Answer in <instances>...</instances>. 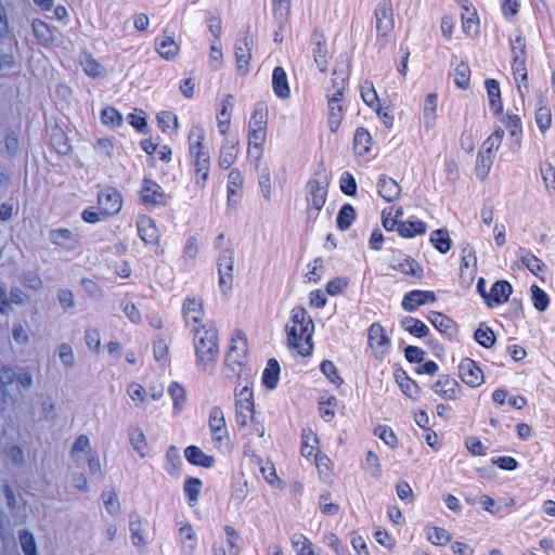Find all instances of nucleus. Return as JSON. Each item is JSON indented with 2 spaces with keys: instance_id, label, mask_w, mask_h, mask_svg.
I'll list each match as a JSON object with an SVG mask.
<instances>
[{
  "instance_id": "22",
  "label": "nucleus",
  "mask_w": 555,
  "mask_h": 555,
  "mask_svg": "<svg viewBox=\"0 0 555 555\" xmlns=\"http://www.w3.org/2000/svg\"><path fill=\"white\" fill-rule=\"evenodd\" d=\"M376 188L379 196L386 202L396 201L401 193V186L399 183L395 179L385 175L379 176Z\"/></svg>"
},
{
  "instance_id": "17",
  "label": "nucleus",
  "mask_w": 555,
  "mask_h": 555,
  "mask_svg": "<svg viewBox=\"0 0 555 555\" xmlns=\"http://www.w3.org/2000/svg\"><path fill=\"white\" fill-rule=\"evenodd\" d=\"M459 374L461 379L470 387H478L483 382L481 369L472 359H464L459 365Z\"/></svg>"
},
{
  "instance_id": "21",
  "label": "nucleus",
  "mask_w": 555,
  "mask_h": 555,
  "mask_svg": "<svg viewBox=\"0 0 555 555\" xmlns=\"http://www.w3.org/2000/svg\"><path fill=\"white\" fill-rule=\"evenodd\" d=\"M391 268L403 274L420 279L423 275V267L410 256L395 257L391 261Z\"/></svg>"
},
{
  "instance_id": "19",
  "label": "nucleus",
  "mask_w": 555,
  "mask_h": 555,
  "mask_svg": "<svg viewBox=\"0 0 555 555\" xmlns=\"http://www.w3.org/2000/svg\"><path fill=\"white\" fill-rule=\"evenodd\" d=\"M436 295L431 291H411L406 293L402 300V308L405 311H415L420 306L427 302H434Z\"/></svg>"
},
{
  "instance_id": "48",
  "label": "nucleus",
  "mask_w": 555,
  "mask_h": 555,
  "mask_svg": "<svg viewBox=\"0 0 555 555\" xmlns=\"http://www.w3.org/2000/svg\"><path fill=\"white\" fill-rule=\"evenodd\" d=\"M256 169L258 171V183L260 186L261 194L267 201H270V198H271L270 169L267 165L261 167V162L259 163V166Z\"/></svg>"
},
{
  "instance_id": "25",
  "label": "nucleus",
  "mask_w": 555,
  "mask_h": 555,
  "mask_svg": "<svg viewBox=\"0 0 555 555\" xmlns=\"http://www.w3.org/2000/svg\"><path fill=\"white\" fill-rule=\"evenodd\" d=\"M433 389L444 400H454L461 386L455 379L444 375L434 384Z\"/></svg>"
},
{
  "instance_id": "33",
  "label": "nucleus",
  "mask_w": 555,
  "mask_h": 555,
  "mask_svg": "<svg viewBox=\"0 0 555 555\" xmlns=\"http://www.w3.org/2000/svg\"><path fill=\"white\" fill-rule=\"evenodd\" d=\"M437 105H438L437 94L429 93L424 101V107H423L424 125L427 129H430L436 124Z\"/></svg>"
},
{
  "instance_id": "46",
  "label": "nucleus",
  "mask_w": 555,
  "mask_h": 555,
  "mask_svg": "<svg viewBox=\"0 0 555 555\" xmlns=\"http://www.w3.org/2000/svg\"><path fill=\"white\" fill-rule=\"evenodd\" d=\"M495 156L479 151L476 163V176L483 180L489 175V171L493 165Z\"/></svg>"
},
{
  "instance_id": "41",
  "label": "nucleus",
  "mask_w": 555,
  "mask_h": 555,
  "mask_svg": "<svg viewBox=\"0 0 555 555\" xmlns=\"http://www.w3.org/2000/svg\"><path fill=\"white\" fill-rule=\"evenodd\" d=\"M266 138H267V130L266 128H260V127H253L250 128L249 130V133H248V144L249 145H254L255 149H257V167L259 166V163L261 160V156H262V146L266 142Z\"/></svg>"
},
{
  "instance_id": "39",
  "label": "nucleus",
  "mask_w": 555,
  "mask_h": 555,
  "mask_svg": "<svg viewBox=\"0 0 555 555\" xmlns=\"http://www.w3.org/2000/svg\"><path fill=\"white\" fill-rule=\"evenodd\" d=\"M31 29L40 44L49 46L53 41V34L49 25L43 21L38 18L34 20L31 23Z\"/></svg>"
},
{
  "instance_id": "31",
  "label": "nucleus",
  "mask_w": 555,
  "mask_h": 555,
  "mask_svg": "<svg viewBox=\"0 0 555 555\" xmlns=\"http://www.w3.org/2000/svg\"><path fill=\"white\" fill-rule=\"evenodd\" d=\"M272 87L275 95L280 99H287L289 96V86L285 70L278 66L272 73Z\"/></svg>"
},
{
  "instance_id": "42",
  "label": "nucleus",
  "mask_w": 555,
  "mask_h": 555,
  "mask_svg": "<svg viewBox=\"0 0 555 555\" xmlns=\"http://www.w3.org/2000/svg\"><path fill=\"white\" fill-rule=\"evenodd\" d=\"M317 444H318V436L311 429L302 430V444H301V454L302 456L317 457Z\"/></svg>"
},
{
  "instance_id": "4",
  "label": "nucleus",
  "mask_w": 555,
  "mask_h": 555,
  "mask_svg": "<svg viewBox=\"0 0 555 555\" xmlns=\"http://www.w3.org/2000/svg\"><path fill=\"white\" fill-rule=\"evenodd\" d=\"M333 92L328 94V127L332 132H336L343 119V107L339 104L343 99V91L346 83L345 70L337 68L333 72Z\"/></svg>"
},
{
  "instance_id": "26",
  "label": "nucleus",
  "mask_w": 555,
  "mask_h": 555,
  "mask_svg": "<svg viewBox=\"0 0 555 555\" xmlns=\"http://www.w3.org/2000/svg\"><path fill=\"white\" fill-rule=\"evenodd\" d=\"M512 286L506 281L495 282L488 296L487 305L492 308L496 305L505 302L512 294Z\"/></svg>"
},
{
  "instance_id": "63",
  "label": "nucleus",
  "mask_w": 555,
  "mask_h": 555,
  "mask_svg": "<svg viewBox=\"0 0 555 555\" xmlns=\"http://www.w3.org/2000/svg\"><path fill=\"white\" fill-rule=\"evenodd\" d=\"M534 118L541 132L544 133L551 127L552 114L547 106H540L535 111Z\"/></svg>"
},
{
  "instance_id": "49",
  "label": "nucleus",
  "mask_w": 555,
  "mask_h": 555,
  "mask_svg": "<svg viewBox=\"0 0 555 555\" xmlns=\"http://www.w3.org/2000/svg\"><path fill=\"white\" fill-rule=\"evenodd\" d=\"M504 138V130L499 128L491 135H489L482 143L481 152L495 156L502 140Z\"/></svg>"
},
{
  "instance_id": "34",
  "label": "nucleus",
  "mask_w": 555,
  "mask_h": 555,
  "mask_svg": "<svg viewBox=\"0 0 555 555\" xmlns=\"http://www.w3.org/2000/svg\"><path fill=\"white\" fill-rule=\"evenodd\" d=\"M372 137L364 128H358L353 138V149L356 154L363 156L371 151Z\"/></svg>"
},
{
  "instance_id": "64",
  "label": "nucleus",
  "mask_w": 555,
  "mask_h": 555,
  "mask_svg": "<svg viewBox=\"0 0 555 555\" xmlns=\"http://www.w3.org/2000/svg\"><path fill=\"white\" fill-rule=\"evenodd\" d=\"M531 299L533 306L539 311H544L548 307L550 299L547 294L537 285L531 286Z\"/></svg>"
},
{
  "instance_id": "38",
  "label": "nucleus",
  "mask_w": 555,
  "mask_h": 555,
  "mask_svg": "<svg viewBox=\"0 0 555 555\" xmlns=\"http://www.w3.org/2000/svg\"><path fill=\"white\" fill-rule=\"evenodd\" d=\"M428 319L440 333L452 336L455 325L452 319L437 311H431Z\"/></svg>"
},
{
  "instance_id": "5",
  "label": "nucleus",
  "mask_w": 555,
  "mask_h": 555,
  "mask_svg": "<svg viewBox=\"0 0 555 555\" xmlns=\"http://www.w3.org/2000/svg\"><path fill=\"white\" fill-rule=\"evenodd\" d=\"M395 27L393 8L390 0H380L375 9L377 42L385 47L390 42Z\"/></svg>"
},
{
  "instance_id": "45",
  "label": "nucleus",
  "mask_w": 555,
  "mask_h": 555,
  "mask_svg": "<svg viewBox=\"0 0 555 555\" xmlns=\"http://www.w3.org/2000/svg\"><path fill=\"white\" fill-rule=\"evenodd\" d=\"M203 482L201 479L190 477L184 482V493L188 496L189 505L194 506L197 503Z\"/></svg>"
},
{
  "instance_id": "51",
  "label": "nucleus",
  "mask_w": 555,
  "mask_h": 555,
  "mask_svg": "<svg viewBox=\"0 0 555 555\" xmlns=\"http://www.w3.org/2000/svg\"><path fill=\"white\" fill-rule=\"evenodd\" d=\"M273 2V13L274 17L282 27L284 24L287 23L289 12H291V3L289 0H272Z\"/></svg>"
},
{
  "instance_id": "32",
  "label": "nucleus",
  "mask_w": 555,
  "mask_h": 555,
  "mask_svg": "<svg viewBox=\"0 0 555 555\" xmlns=\"http://www.w3.org/2000/svg\"><path fill=\"white\" fill-rule=\"evenodd\" d=\"M485 85L487 89L490 109L494 114L502 113L503 106L501 101V89L499 81L495 79H487Z\"/></svg>"
},
{
  "instance_id": "24",
  "label": "nucleus",
  "mask_w": 555,
  "mask_h": 555,
  "mask_svg": "<svg viewBox=\"0 0 555 555\" xmlns=\"http://www.w3.org/2000/svg\"><path fill=\"white\" fill-rule=\"evenodd\" d=\"M220 108L217 112V126L219 132L224 135L230 129L232 111L234 107L233 96L228 94L220 104Z\"/></svg>"
},
{
  "instance_id": "9",
  "label": "nucleus",
  "mask_w": 555,
  "mask_h": 555,
  "mask_svg": "<svg viewBox=\"0 0 555 555\" xmlns=\"http://www.w3.org/2000/svg\"><path fill=\"white\" fill-rule=\"evenodd\" d=\"M254 397L253 390L244 386L235 393V422L240 427L254 423Z\"/></svg>"
},
{
  "instance_id": "55",
  "label": "nucleus",
  "mask_w": 555,
  "mask_h": 555,
  "mask_svg": "<svg viewBox=\"0 0 555 555\" xmlns=\"http://www.w3.org/2000/svg\"><path fill=\"white\" fill-rule=\"evenodd\" d=\"M292 543L297 555H313L310 540L301 533H295L292 537Z\"/></svg>"
},
{
  "instance_id": "11",
  "label": "nucleus",
  "mask_w": 555,
  "mask_h": 555,
  "mask_svg": "<svg viewBox=\"0 0 555 555\" xmlns=\"http://www.w3.org/2000/svg\"><path fill=\"white\" fill-rule=\"evenodd\" d=\"M234 267V250L227 247L220 251L218 257L219 286L225 294L232 288Z\"/></svg>"
},
{
  "instance_id": "53",
  "label": "nucleus",
  "mask_w": 555,
  "mask_h": 555,
  "mask_svg": "<svg viewBox=\"0 0 555 555\" xmlns=\"http://www.w3.org/2000/svg\"><path fill=\"white\" fill-rule=\"evenodd\" d=\"M356 219V210L350 204H345L337 216V227L347 230Z\"/></svg>"
},
{
  "instance_id": "47",
  "label": "nucleus",
  "mask_w": 555,
  "mask_h": 555,
  "mask_svg": "<svg viewBox=\"0 0 555 555\" xmlns=\"http://www.w3.org/2000/svg\"><path fill=\"white\" fill-rule=\"evenodd\" d=\"M426 537L435 545H446L451 540V534L448 530L435 526L426 528Z\"/></svg>"
},
{
  "instance_id": "52",
  "label": "nucleus",
  "mask_w": 555,
  "mask_h": 555,
  "mask_svg": "<svg viewBox=\"0 0 555 555\" xmlns=\"http://www.w3.org/2000/svg\"><path fill=\"white\" fill-rule=\"evenodd\" d=\"M18 540L24 555H37V545L35 538L29 530H21L18 533Z\"/></svg>"
},
{
  "instance_id": "6",
  "label": "nucleus",
  "mask_w": 555,
  "mask_h": 555,
  "mask_svg": "<svg viewBox=\"0 0 555 555\" xmlns=\"http://www.w3.org/2000/svg\"><path fill=\"white\" fill-rule=\"evenodd\" d=\"M330 179L325 169L314 172L306 184V201L315 210H321L327 197Z\"/></svg>"
},
{
  "instance_id": "37",
  "label": "nucleus",
  "mask_w": 555,
  "mask_h": 555,
  "mask_svg": "<svg viewBox=\"0 0 555 555\" xmlns=\"http://www.w3.org/2000/svg\"><path fill=\"white\" fill-rule=\"evenodd\" d=\"M237 157V151L235 149L234 142H230L225 140L220 149V154L218 158V165L221 169H229Z\"/></svg>"
},
{
  "instance_id": "15",
  "label": "nucleus",
  "mask_w": 555,
  "mask_h": 555,
  "mask_svg": "<svg viewBox=\"0 0 555 555\" xmlns=\"http://www.w3.org/2000/svg\"><path fill=\"white\" fill-rule=\"evenodd\" d=\"M367 341L370 348L374 351L375 356L378 358H383L387 351L390 344V339L385 333L384 327L378 323H373L367 333Z\"/></svg>"
},
{
  "instance_id": "20",
  "label": "nucleus",
  "mask_w": 555,
  "mask_h": 555,
  "mask_svg": "<svg viewBox=\"0 0 555 555\" xmlns=\"http://www.w3.org/2000/svg\"><path fill=\"white\" fill-rule=\"evenodd\" d=\"M155 50L163 59L170 61L178 55L180 47L171 35L164 31L155 39Z\"/></svg>"
},
{
  "instance_id": "44",
  "label": "nucleus",
  "mask_w": 555,
  "mask_h": 555,
  "mask_svg": "<svg viewBox=\"0 0 555 555\" xmlns=\"http://www.w3.org/2000/svg\"><path fill=\"white\" fill-rule=\"evenodd\" d=\"M426 224L423 221H399L398 231L404 237H413L414 235L424 234Z\"/></svg>"
},
{
  "instance_id": "40",
  "label": "nucleus",
  "mask_w": 555,
  "mask_h": 555,
  "mask_svg": "<svg viewBox=\"0 0 555 555\" xmlns=\"http://www.w3.org/2000/svg\"><path fill=\"white\" fill-rule=\"evenodd\" d=\"M430 242L441 254L448 253L452 246V241L447 229L433 231L430 234Z\"/></svg>"
},
{
  "instance_id": "28",
  "label": "nucleus",
  "mask_w": 555,
  "mask_h": 555,
  "mask_svg": "<svg viewBox=\"0 0 555 555\" xmlns=\"http://www.w3.org/2000/svg\"><path fill=\"white\" fill-rule=\"evenodd\" d=\"M90 440L86 435H80L74 442L70 454L77 466H82L89 460Z\"/></svg>"
},
{
  "instance_id": "57",
  "label": "nucleus",
  "mask_w": 555,
  "mask_h": 555,
  "mask_svg": "<svg viewBox=\"0 0 555 555\" xmlns=\"http://www.w3.org/2000/svg\"><path fill=\"white\" fill-rule=\"evenodd\" d=\"M168 392L172 399L175 411L180 412L185 401L184 388L175 382L169 386Z\"/></svg>"
},
{
  "instance_id": "62",
  "label": "nucleus",
  "mask_w": 555,
  "mask_h": 555,
  "mask_svg": "<svg viewBox=\"0 0 555 555\" xmlns=\"http://www.w3.org/2000/svg\"><path fill=\"white\" fill-rule=\"evenodd\" d=\"M101 120L104 125L118 127L121 125L122 117L116 108L107 106L101 112Z\"/></svg>"
},
{
  "instance_id": "60",
  "label": "nucleus",
  "mask_w": 555,
  "mask_h": 555,
  "mask_svg": "<svg viewBox=\"0 0 555 555\" xmlns=\"http://www.w3.org/2000/svg\"><path fill=\"white\" fill-rule=\"evenodd\" d=\"M57 356L65 369H72L75 364V354L68 343H62L57 347Z\"/></svg>"
},
{
  "instance_id": "10",
  "label": "nucleus",
  "mask_w": 555,
  "mask_h": 555,
  "mask_svg": "<svg viewBox=\"0 0 555 555\" xmlns=\"http://www.w3.org/2000/svg\"><path fill=\"white\" fill-rule=\"evenodd\" d=\"M254 43L255 40L249 30H245L241 38H238L235 42L234 54L236 60V67L241 74H247L249 72Z\"/></svg>"
},
{
  "instance_id": "13",
  "label": "nucleus",
  "mask_w": 555,
  "mask_h": 555,
  "mask_svg": "<svg viewBox=\"0 0 555 555\" xmlns=\"http://www.w3.org/2000/svg\"><path fill=\"white\" fill-rule=\"evenodd\" d=\"M182 314L185 325L193 332L194 327H201L198 324L204 320L203 301L197 297H186L182 305Z\"/></svg>"
},
{
  "instance_id": "7",
  "label": "nucleus",
  "mask_w": 555,
  "mask_h": 555,
  "mask_svg": "<svg viewBox=\"0 0 555 555\" xmlns=\"http://www.w3.org/2000/svg\"><path fill=\"white\" fill-rule=\"evenodd\" d=\"M208 426L214 447L220 452L229 451V430L220 406H212L209 412Z\"/></svg>"
},
{
  "instance_id": "18",
  "label": "nucleus",
  "mask_w": 555,
  "mask_h": 555,
  "mask_svg": "<svg viewBox=\"0 0 555 555\" xmlns=\"http://www.w3.org/2000/svg\"><path fill=\"white\" fill-rule=\"evenodd\" d=\"M190 155L194 159L193 163L195 167L196 184L203 188L210 170L209 153L203 149L191 152Z\"/></svg>"
},
{
  "instance_id": "16",
  "label": "nucleus",
  "mask_w": 555,
  "mask_h": 555,
  "mask_svg": "<svg viewBox=\"0 0 555 555\" xmlns=\"http://www.w3.org/2000/svg\"><path fill=\"white\" fill-rule=\"evenodd\" d=\"M49 241L66 250H75L80 245V235L65 228L53 229L49 232Z\"/></svg>"
},
{
  "instance_id": "14",
  "label": "nucleus",
  "mask_w": 555,
  "mask_h": 555,
  "mask_svg": "<svg viewBox=\"0 0 555 555\" xmlns=\"http://www.w3.org/2000/svg\"><path fill=\"white\" fill-rule=\"evenodd\" d=\"M141 201L146 206H159L167 203V195L163 188L151 179H143L141 184Z\"/></svg>"
},
{
  "instance_id": "58",
  "label": "nucleus",
  "mask_w": 555,
  "mask_h": 555,
  "mask_svg": "<svg viewBox=\"0 0 555 555\" xmlns=\"http://www.w3.org/2000/svg\"><path fill=\"white\" fill-rule=\"evenodd\" d=\"M475 339L482 347L490 348L495 341V336L490 327L481 324L475 332Z\"/></svg>"
},
{
  "instance_id": "8",
  "label": "nucleus",
  "mask_w": 555,
  "mask_h": 555,
  "mask_svg": "<svg viewBox=\"0 0 555 555\" xmlns=\"http://www.w3.org/2000/svg\"><path fill=\"white\" fill-rule=\"evenodd\" d=\"M247 356L246 337L237 332L231 339V345L225 353V366L232 371L234 375H240Z\"/></svg>"
},
{
  "instance_id": "23",
  "label": "nucleus",
  "mask_w": 555,
  "mask_h": 555,
  "mask_svg": "<svg viewBox=\"0 0 555 555\" xmlns=\"http://www.w3.org/2000/svg\"><path fill=\"white\" fill-rule=\"evenodd\" d=\"M138 235L145 244L158 242V231L154 221L147 216H140L137 220Z\"/></svg>"
},
{
  "instance_id": "2",
  "label": "nucleus",
  "mask_w": 555,
  "mask_h": 555,
  "mask_svg": "<svg viewBox=\"0 0 555 555\" xmlns=\"http://www.w3.org/2000/svg\"><path fill=\"white\" fill-rule=\"evenodd\" d=\"M313 328V322L306 309L295 307L292 310L291 323L286 326L288 346L301 356L310 354Z\"/></svg>"
},
{
  "instance_id": "12",
  "label": "nucleus",
  "mask_w": 555,
  "mask_h": 555,
  "mask_svg": "<svg viewBox=\"0 0 555 555\" xmlns=\"http://www.w3.org/2000/svg\"><path fill=\"white\" fill-rule=\"evenodd\" d=\"M98 204L101 209V214L105 216H113L120 211L122 197L115 188L106 186L99 192Z\"/></svg>"
},
{
  "instance_id": "1",
  "label": "nucleus",
  "mask_w": 555,
  "mask_h": 555,
  "mask_svg": "<svg viewBox=\"0 0 555 555\" xmlns=\"http://www.w3.org/2000/svg\"><path fill=\"white\" fill-rule=\"evenodd\" d=\"M193 345L196 363L204 372H212L219 357L218 333L212 324L194 327Z\"/></svg>"
},
{
  "instance_id": "43",
  "label": "nucleus",
  "mask_w": 555,
  "mask_h": 555,
  "mask_svg": "<svg viewBox=\"0 0 555 555\" xmlns=\"http://www.w3.org/2000/svg\"><path fill=\"white\" fill-rule=\"evenodd\" d=\"M279 374H280L279 362L275 359H270L268 361L267 367L264 369L263 374H262L263 384L269 389H274L279 382Z\"/></svg>"
},
{
  "instance_id": "59",
  "label": "nucleus",
  "mask_w": 555,
  "mask_h": 555,
  "mask_svg": "<svg viewBox=\"0 0 555 555\" xmlns=\"http://www.w3.org/2000/svg\"><path fill=\"white\" fill-rule=\"evenodd\" d=\"M223 64V54L221 49V41L214 40L210 44L209 51V65L212 69L217 70L221 68Z\"/></svg>"
},
{
  "instance_id": "35",
  "label": "nucleus",
  "mask_w": 555,
  "mask_h": 555,
  "mask_svg": "<svg viewBox=\"0 0 555 555\" xmlns=\"http://www.w3.org/2000/svg\"><path fill=\"white\" fill-rule=\"evenodd\" d=\"M129 441L140 457L146 456L149 447L145 435L140 427H131L129 429Z\"/></svg>"
},
{
  "instance_id": "29",
  "label": "nucleus",
  "mask_w": 555,
  "mask_h": 555,
  "mask_svg": "<svg viewBox=\"0 0 555 555\" xmlns=\"http://www.w3.org/2000/svg\"><path fill=\"white\" fill-rule=\"evenodd\" d=\"M179 540L182 552L185 555H193L196 550V534L191 524L185 522L179 528Z\"/></svg>"
},
{
  "instance_id": "30",
  "label": "nucleus",
  "mask_w": 555,
  "mask_h": 555,
  "mask_svg": "<svg viewBox=\"0 0 555 555\" xmlns=\"http://www.w3.org/2000/svg\"><path fill=\"white\" fill-rule=\"evenodd\" d=\"M185 459L193 465L210 468L215 465V457L204 453L196 446H189L184 450Z\"/></svg>"
},
{
  "instance_id": "27",
  "label": "nucleus",
  "mask_w": 555,
  "mask_h": 555,
  "mask_svg": "<svg viewBox=\"0 0 555 555\" xmlns=\"http://www.w3.org/2000/svg\"><path fill=\"white\" fill-rule=\"evenodd\" d=\"M395 379L399 385L401 391L412 400H417L421 395V387L417 383L409 377L402 370L395 372Z\"/></svg>"
},
{
  "instance_id": "50",
  "label": "nucleus",
  "mask_w": 555,
  "mask_h": 555,
  "mask_svg": "<svg viewBox=\"0 0 555 555\" xmlns=\"http://www.w3.org/2000/svg\"><path fill=\"white\" fill-rule=\"evenodd\" d=\"M205 139L204 128L199 125L192 126L189 133V152L203 150V142Z\"/></svg>"
},
{
  "instance_id": "54",
  "label": "nucleus",
  "mask_w": 555,
  "mask_h": 555,
  "mask_svg": "<svg viewBox=\"0 0 555 555\" xmlns=\"http://www.w3.org/2000/svg\"><path fill=\"white\" fill-rule=\"evenodd\" d=\"M454 82L461 89H466L470 81V68L469 66L461 62L454 69Z\"/></svg>"
},
{
  "instance_id": "61",
  "label": "nucleus",
  "mask_w": 555,
  "mask_h": 555,
  "mask_svg": "<svg viewBox=\"0 0 555 555\" xmlns=\"http://www.w3.org/2000/svg\"><path fill=\"white\" fill-rule=\"evenodd\" d=\"M463 30L468 36H474L478 33L479 25L476 18V12L466 9V13L462 14Z\"/></svg>"
},
{
  "instance_id": "3",
  "label": "nucleus",
  "mask_w": 555,
  "mask_h": 555,
  "mask_svg": "<svg viewBox=\"0 0 555 555\" xmlns=\"http://www.w3.org/2000/svg\"><path fill=\"white\" fill-rule=\"evenodd\" d=\"M511 51L513 55V75L517 82V89L520 96L529 91L528 73L526 68V39L521 35H516L511 39Z\"/></svg>"
},
{
  "instance_id": "36",
  "label": "nucleus",
  "mask_w": 555,
  "mask_h": 555,
  "mask_svg": "<svg viewBox=\"0 0 555 555\" xmlns=\"http://www.w3.org/2000/svg\"><path fill=\"white\" fill-rule=\"evenodd\" d=\"M129 531L131 543L135 547H144L146 544L145 537L142 533V524L139 515L131 514L129 517Z\"/></svg>"
},
{
  "instance_id": "56",
  "label": "nucleus",
  "mask_w": 555,
  "mask_h": 555,
  "mask_svg": "<svg viewBox=\"0 0 555 555\" xmlns=\"http://www.w3.org/2000/svg\"><path fill=\"white\" fill-rule=\"evenodd\" d=\"M502 121L509 129L511 135L516 139V143L519 145V138L522 133L520 117L515 114H507Z\"/></svg>"
}]
</instances>
